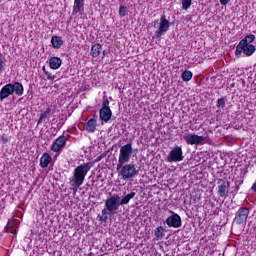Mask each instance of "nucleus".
<instances>
[{
    "label": "nucleus",
    "instance_id": "obj_12",
    "mask_svg": "<svg viewBox=\"0 0 256 256\" xmlns=\"http://www.w3.org/2000/svg\"><path fill=\"white\" fill-rule=\"evenodd\" d=\"M9 95H13V86L11 83L4 85L0 90V101L7 99Z\"/></svg>",
    "mask_w": 256,
    "mask_h": 256
},
{
    "label": "nucleus",
    "instance_id": "obj_6",
    "mask_svg": "<svg viewBox=\"0 0 256 256\" xmlns=\"http://www.w3.org/2000/svg\"><path fill=\"white\" fill-rule=\"evenodd\" d=\"M185 157L183 156V148L181 146L174 147L167 156V161L169 163H179L183 161Z\"/></svg>",
    "mask_w": 256,
    "mask_h": 256
},
{
    "label": "nucleus",
    "instance_id": "obj_15",
    "mask_svg": "<svg viewBox=\"0 0 256 256\" xmlns=\"http://www.w3.org/2000/svg\"><path fill=\"white\" fill-rule=\"evenodd\" d=\"M242 53H244V55L246 57H251V55H253V53H255L256 48L255 45L253 44H246V42H242Z\"/></svg>",
    "mask_w": 256,
    "mask_h": 256
},
{
    "label": "nucleus",
    "instance_id": "obj_2",
    "mask_svg": "<svg viewBox=\"0 0 256 256\" xmlns=\"http://www.w3.org/2000/svg\"><path fill=\"white\" fill-rule=\"evenodd\" d=\"M119 195L114 194L106 199L105 201V207L102 210V215L99 218V221H102L103 223H107V219H109V216L107 215V211H109L112 215H115L117 211H119V207H121V204L119 203Z\"/></svg>",
    "mask_w": 256,
    "mask_h": 256
},
{
    "label": "nucleus",
    "instance_id": "obj_3",
    "mask_svg": "<svg viewBox=\"0 0 256 256\" xmlns=\"http://www.w3.org/2000/svg\"><path fill=\"white\" fill-rule=\"evenodd\" d=\"M153 27L154 29H157L158 27V29L155 32V37L156 39H161V37H163V35H165L167 31H169V28L171 27V22L168 21L167 16L163 15L160 18V23L159 19L153 21Z\"/></svg>",
    "mask_w": 256,
    "mask_h": 256
},
{
    "label": "nucleus",
    "instance_id": "obj_31",
    "mask_svg": "<svg viewBox=\"0 0 256 256\" xmlns=\"http://www.w3.org/2000/svg\"><path fill=\"white\" fill-rule=\"evenodd\" d=\"M217 107L218 109H225V98L217 99Z\"/></svg>",
    "mask_w": 256,
    "mask_h": 256
},
{
    "label": "nucleus",
    "instance_id": "obj_35",
    "mask_svg": "<svg viewBox=\"0 0 256 256\" xmlns=\"http://www.w3.org/2000/svg\"><path fill=\"white\" fill-rule=\"evenodd\" d=\"M220 1V4L222 5H227L231 0H219Z\"/></svg>",
    "mask_w": 256,
    "mask_h": 256
},
{
    "label": "nucleus",
    "instance_id": "obj_1",
    "mask_svg": "<svg viewBox=\"0 0 256 256\" xmlns=\"http://www.w3.org/2000/svg\"><path fill=\"white\" fill-rule=\"evenodd\" d=\"M91 171V163L87 162L74 169L73 176L69 179V184L73 189H79L85 181V177Z\"/></svg>",
    "mask_w": 256,
    "mask_h": 256
},
{
    "label": "nucleus",
    "instance_id": "obj_39",
    "mask_svg": "<svg viewBox=\"0 0 256 256\" xmlns=\"http://www.w3.org/2000/svg\"><path fill=\"white\" fill-rule=\"evenodd\" d=\"M103 57H105V51H103Z\"/></svg>",
    "mask_w": 256,
    "mask_h": 256
},
{
    "label": "nucleus",
    "instance_id": "obj_33",
    "mask_svg": "<svg viewBox=\"0 0 256 256\" xmlns=\"http://www.w3.org/2000/svg\"><path fill=\"white\" fill-rule=\"evenodd\" d=\"M102 109H111L109 107V99H104L103 102H102Z\"/></svg>",
    "mask_w": 256,
    "mask_h": 256
},
{
    "label": "nucleus",
    "instance_id": "obj_18",
    "mask_svg": "<svg viewBox=\"0 0 256 256\" xmlns=\"http://www.w3.org/2000/svg\"><path fill=\"white\" fill-rule=\"evenodd\" d=\"M11 86L15 95H17L18 97H21V95H23L25 89L23 88V84L21 82L11 83Z\"/></svg>",
    "mask_w": 256,
    "mask_h": 256
},
{
    "label": "nucleus",
    "instance_id": "obj_9",
    "mask_svg": "<svg viewBox=\"0 0 256 256\" xmlns=\"http://www.w3.org/2000/svg\"><path fill=\"white\" fill-rule=\"evenodd\" d=\"M67 145V138L65 135H61L58 138L55 139V141L52 143L50 149L53 151V153H59Z\"/></svg>",
    "mask_w": 256,
    "mask_h": 256
},
{
    "label": "nucleus",
    "instance_id": "obj_19",
    "mask_svg": "<svg viewBox=\"0 0 256 256\" xmlns=\"http://www.w3.org/2000/svg\"><path fill=\"white\" fill-rule=\"evenodd\" d=\"M63 64V60L59 57H52L49 59V67L50 69L57 70Z\"/></svg>",
    "mask_w": 256,
    "mask_h": 256
},
{
    "label": "nucleus",
    "instance_id": "obj_16",
    "mask_svg": "<svg viewBox=\"0 0 256 256\" xmlns=\"http://www.w3.org/2000/svg\"><path fill=\"white\" fill-rule=\"evenodd\" d=\"M101 51H103V45L95 43L91 46L90 55L93 59H97L101 55Z\"/></svg>",
    "mask_w": 256,
    "mask_h": 256
},
{
    "label": "nucleus",
    "instance_id": "obj_24",
    "mask_svg": "<svg viewBox=\"0 0 256 256\" xmlns=\"http://www.w3.org/2000/svg\"><path fill=\"white\" fill-rule=\"evenodd\" d=\"M135 195H137V193L131 192V193L127 194L126 196H124V197L119 201L120 206L129 205V201H131V199L135 198Z\"/></svg>",
    "mask_w": 256,
    "mask_h": 256
},
{
    "label": "nucleus",
    "instance_id": "obj_22",
    "mask_svg": "<svg viewBox=\"0 0 256 256\" xmlns=\"http://www.w3.org/2000/svg\"><path fill=\"white\" fill-rule=\"evenodd\" d=\"M154 237H155L156 241H161V239H163V237H165V228H163V226H158L154 230Z\"/></svg>",
    "mask_w": 256,
    "mask_h": 256
},
{
    "label": "nucleus",
    "instance_id": "obj_21",
    "mask_svg": "<svg viewBox=\"0 0 256 256\" xmlns=\"http://www.w3.org/2000/svg\"><path fill=\"white\" fill-rule=\"evenodd\" d=\"M51 45L53 49H61V47H63V38L60 36H52Z\"/></svg>",
    "mask_w": 256,
    "mask_h": 256
},
{
    "label": "nucleus",
    "instance_id": "obj_4",
    "mask_svg": "<svg viewBox=\"0 0 256 256\" xmlns=\"http://www.w3.org/2000/svg\"><path fill=\"white\" fill-rule=\"evenodd\" d=\"M131 155H133V143L130 142V143L123 145L120 148L117 169H119L120 167H123V165H125V163H129V161L131 159Z\"/></svg>",
    "mask_w": 256,
    "mask_h": 256
},
{
    "label": "nucleus",
    "instance_id": "obj_29",
    "mask_svg": "<svg viewBox=\"0 0 256 256\" xmlns=\"http://www.w3.org/2000/svg\"><path fill=\"white\" fill-rule=\"evenodd\" d=\"M192 5V0H183L182 1V9H184L185 11H187V9H189Z\"/></svg>",
    "mask_w": 256,
    "mask_h": 256
},
{
    "label": "nucleus",
    "instance_id": "obj_37",
    "mask_svg": "<svg viewBox=\"0 0 256 256\" xmlns=\"http://www.w3.org/2000/svg\"><path fill=\"white\" fill-rule=\"evenodd\" d=\"M102 157L101 156H98L96 161H101Z\"/></svg>",
    "mask_w": 256,
    "mask_h": 256
},
{
    "label": "nucleus",
    "instance_id": "obj_8",
    "mask_svg": "<svg viewBox=\"0 0 256 256\" xmlns=\"http://www.w3.org/2000/svg\"><path fill=\"white\" fill-rule=\"evenodd\" d=\"M217 185L219 197L222 199H227V195H229V187H231V182L220 178L217 180Z\"/></svg>",
    "mask_w": 256,
    "mask_h": 256
},
{
    "label": "nucleus",
    "instance_id": "obj_25",
    "mask_svg": "<svg viewBox=\"0 0 256 256\" xmlns=\"http://www.w3.org/2000/svg\"><path fill=\"white\" fill-rule=\"evenodd\" d=\"M255 41V35L254 34H249L245 36L244 39L240 40L239 43L243 44V42H246V45H251Z\"/></svg>",
    "mask_w": 256,
    "mask_h": 256
},
{
    "label": "nucleus",
    "instance_id": "obj_32",
    "mask_svg": "<svg viewBox=\"0 0 256 256\" xmlns=\"http://www.w3.org/2000/svg\"><path fill=\"white\" fill-rule=\"evenodd\" d=\"M45 75L47 76L48 81H55V75H53L51 72L45 71Z\"/></svg>",
    "mask_w": 256,
    "mask_h": 256
},
{
    "label": "nucleus",
    "instance_id": "obj_30",
    "mask_svg": "<svg viewBox=\"0 0 256 256\" xmlns=\"http://www.w3.org/2000/svg\"><path fill=\"white\" fill-rule=\"evenodd\" d=\"M243 53V47L241 45V42L238 43L235 50L236 57H241V54Z\"/></svg>",
    "mask_w": 256,
    "mask_h": 256
},
{
    "label": "nucleus",
    "instance_id": "obj_28",
    "mask_svg": "<svg viewBox=\"0 0 256 256\" xmlns=\"http://www.w3.org/2000/svg\"><path fill=\"white\" fill-rule=\"evenodd\" d=\"M5 57L3 56V53L0 51V73H3L5 71Z\"/></svg>",
    "mask_w": 256,
    "mask_h": 256
},
{
    "label": "nucleus",
    "instance_id": "obj_10",
    "mask_svg": "<svg viewBox=\"0 0 256 256\" xmlns=\"http://www.w3.org/2000/svg\"><path fill=\"white\" fill-rule=\"evenodd\" d=\"M166 225L174 229H179L181 227V216L177 213L172 214L166 219Z\"/></svg>",
    "mask_w": 256,
    "mask_h": 256
},
{
    "label": "nucleus",
    "instance_id": "obj_23",
    "mask_svg": "<svg viewBox=\"0 0 256 256\" xmlns=\"http://www.w3.org/2000/svg\"><path fill=\"white\" fill-rule=\"evenodd\" d=\"M49 115H51V107L46 108V110L40 114L37 125H41L45 119H49Z\"/></svg>",
    "mask_w": 256,
    "mask_h": 256
},
{
    "label": "nucleus",
    "instance_id": "obj_27",
    "mask_svg": "<svg viewBox=\"0 0 256 256\" xmlns=\"http://www.w3.org/2000/svg\"><path fill=\"white\" fill-rule=\"evenodd\" d=\"M128 13H129V9H127V6H120L119 7L120 17H127Z\"/></svg>",
    "mask_w": 256,
    "mask_h": 256
},
{
    "label": "nucleus",
    "instance_id": "obj_20",
    "mask_svg": "<svg viewBox=\"0 0 256 256\" xmlns=\"http://www.w3.org/2000/svg\"><path fill=\"white\" fill-rule=\"evenodd\" d=\"M87 133H95L97 131V120L95 118L89 119L86 123Z\"/></svg>",
    "mask_w": 256,
    "mask_h": 256
},
{
    "label": "nucleus",
    "instance_id": "obj_5",
    "mask_svg": "<svg viewBox=\"0 0 256 256\" xmlns=\"http://www.w3.org/2000/svg\"><path fill=\"white\" fill-rule=\"evenodd\" d=\"M120 170V176L124 181H127L129 179H133L134 177H137L139 175V170L135 168V164H123L119 167Z\"/></svg>",
    "mask_w": 256,
    "mask_h": 256
},
{
    "label": "nucleus",
    "instance_id": "obj_13",
    "mask_svg": "<svg viewBox=\"0 0 256 256\" xmlns=\"http://www.w3.org/2000/svg\"><path fill=\"white\" fill-rule=\"evenodd\" d=\"M203 141H205V137L199 136L197 134H191L186 138V143L188 145H200V143H203Z\"/></svg>",
    "mask_w": 256,
    "mask_h": 256
},
{
    "label": "nucleus",
    "instance_id": "obj_7",
    "mask_svg": "<svg viewBox=\"0 0 256 256\" xmlns=\"http://www.w3.org/2000/svg\"><path fill=\"white\" fill-rule=\"evenodd\" d=\"M249 213L250 210L248 207H240L236 212L234 223H236V225H243L244 223H247V219H249Z\"/></svg>",
    "mask_w": 256,
    "mask_h": 256
},
{
    "label": "nucleus",
    "instance_id": "obj_34",
    "mask_svg": "<svg viewBox=\"0 0 256 256\" xmlns=\"http://www.w3.org/2000/svg\"><path fill=\"white\" fill-rule=\"evenodd\" d=\"M1 139H2L3 143L9 142V137H7L6 135H2Z\"/></svg>",
    "mask_w": 256,
    "mask_h": 256
},
{
    "label": "nucleus",
    "instance_id": "obj_11",
    "mask_svg": "<svg viewBox=\"0 0 256 256\" xmlns=\"http://www.w3.org/2000/svg\"><path fill=\"white\" fill-rule=\"evenodd\" d=\"M85 13V0H74L73 15H83Z\"/></svg>",
    "mask_w": 256,
    "mask_h": 256
},
{
    "label": "nucleus",
    "instance_id": "obj_26",
    "mask_svg": "<svg viewBox=\"0 0 256 256\" xmlns=\"http://www.w3.org/2000/svg\"><path fill=\"white\" fill-rule=\"evenodd\" d=\"M182 81H191L193 79V72L186 70L181 75Z\"/></svg>",
    "mask_w": 256,
    "mask_h": 256
},
{
    "label": "nucleus",
    "instance_id": "obj_14",
    "mask_svg": "<svg viewBox=\"0 0 256 256\" xmlns=\"http://www.w3.org/2000/svg\"><path fill=\"white\" fill-rule=\"evenodd\" d=\"M99 117L101 121H104V123H109V121H111V117H113V111H111V109L101 108Z\"/></svg>",
    "mask_w": 256,
    "mask_h": 256
},
{
    "label": "nucleus",
    "instance_id": "obj_36",
    "mask_svg": "<svg viewBox=\"0 0 256 256\" xmlns=\"http://www.w3.org/2000/svg\"><path fill=\"white\" fill-rule=\"evenodd\" d=\"M6 228L13 229V225H11V220H8V223L6 225Z\"/></svg>",
    "mask_w": 256,
    "mask_h": 256
},
{
    "label": "nucleus",
    "instance_id": "obj_38",
    "mask_svg": "<svg viewBox=\"0 0 256 256\" xmlns=\"http://www.w3.org/2000/svg\"><path fill=\"white\" fill-rule=\"evenodd\" d=\"M42 71L45 73V71H47V69L45 68V66L42 67Z\"/></svg>",
    "mask_w": 256,
    "mask_h": 256
},
{
    "label": "nucleus",
    "instance_id": "obj_17",
    "mask_svg": "<svg viewBox=\"0 0 256 256\" xmlns=\"http://www.w3.org/2000/svg\"><path fill=\"white\" fill-rule=\"evenodd\" d=\"M51 161H53V158H51V154L45 152L40 158V167L42 169L49 167V163H51Z\"/></svg>",
    "mask_w": 256,
    "mask_h": 256
}]
</instances>
